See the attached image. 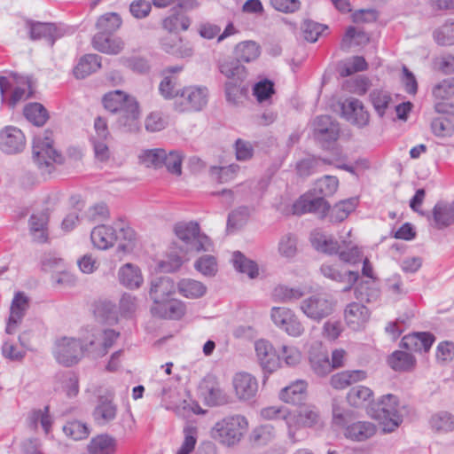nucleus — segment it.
I'll use <instances>...</instances> for the list:
<instances>
[{
	"label": "nucleus",
	"instance_id": "obj_6",
	"mask_svg": "<svg viewBox=\"0 0 454 454\" xmlns=\"http://www.w3.org/2000/svg\"><path fill=\"white\" fill-rule=\"evenodd\" d=\"M311 243L317 250L329 254H336L340 261L347 263L356 264L362 259L361 248L351 239H342L340 243H338L317 233L311 237Z\"/></svg>",
	"mask_w": 454,
	"mask_h": 454
},
{
	"label": "nucleus",
	"instance_id": "obj_30",
	"mask_svg": "<svg viewBox=\"0 0 454 454\" xmlns=\"http://www.w3.org/2000/svg\"><path fill=\"white\" fill-rule=\"evenodd\" d=\"M431 224L437 229H442L454 224V201L448 204L440 201L433 208Z\"/></svg>",
	"mask_w": 454,
	"mask_h": 454
},
{
	"label": "nucleus",
	"instance_id": "obj_12",
	"mask_svg": "<svg viewBox=\"0 0 454 454\" xmlns=\"http://www.w3.org/2000/svg\"><path fill=\"white\" fill-rule=\"evenodd\" d=\"M300 308L309 318L319 321L333 312V304L325 294H316L304 299Z\"/></svg>",
	"mask_w": 454,
	"mask_h": 454
},
{
	"label": "nucleus",
	"instance_id": "obj_41",
	"mask_svg": "<svg viewBox=\"0 0 454 454\" xmlns=\"http://www.w3.org/2000/svg\"><path fill=\"white\" fill-rule=\"evenodd\" d=\"M387 363L393 370L404 372L414 367L416 359L408 352L396 350L388 357Z\"/></svg>",
	"mask_w": 454,
	"mask_h": 454
},
{
	"label": "nucleus",
	"instance_id": "obj_22",
	"mask_svg": "<svg viewBox=\"0 0 454 454\" xmlns=\"http://www.w3.org/2000/svg\"><path fill=\"white\" fill-rule=\"evenodd\" d=\"M177 286L168 277L155 278L152 281L150 288V296L154 305L169 300V297L176 293Z\"/></svg>",
	"mask_w": 454,
	"mask_h": 454
},
{
	"label": "nucleus",
	"instance_id": "obj_36",
	"mask_svg": "<svg viewBox=\"0 0 454 454\" xmlns=\"http://www.w3.org/2000/svg\"><path fill=\"white\" fill-rule=\"evenodd\" d=\"M306 388L307 383L304 380H296L284 387L279 393V397L285 403L298 404L304 400Z\"/></svg>",
	"mask_w": 454,
	"mask_h": 454
},
{
	"label": "nucleus",
	"instance_id": "obj_62",
	"mask_svg": "<svg viewBox=\"0 0 454 454\" xmlns=\"http://www.w3.org/2000/svg\"><path fill=\"white\" fill-rule=\"evenodd\" d=\"M64 433L70 438L79 441L86 438L89 434L88 427L80 421H72L63 427Z\"/></svg>",
	"mask_w": 454,
	"mask_h": 454
},
{
	"label": "nucleus",
	"instance_id": "obj_49",
	"mask_svg": "<svg viewBox=\"0 0 454 454\" xmlns=\"http://www.w3.org/2000/svg\"><path fill=\"white\" fill-rule=\"evenodd\" d=\"M278 252L280 256L293 258L297 253V238L294 234L286 233L282 235L278 243Z\"/></svg>",
	"mask_w": 454,
	"mask_h": 454
},
{
	"label": "nucleus",
	"instance_id": "obj_8",
	"mask_svg": "<svg viewBox=\"0 0 454 454\" xmlns=\"http://www.w3.org/2000/svg\"><path fill=\"white\" fill-rule=\"evenodd\" d=\"M208 91L206 87L189 86L184 88L176 101V108L180 112H198L207 104Z\"/></svg>",
	"mask_w": 454,
	"mask_h": 454
},
{
	"label": "nucleus",
	"instance_id": "obj_63",
	"mask_svg": "<svg viewBox=\"0 0 454 454\" xmlns=\"http://www.w3.org/2000/svg\"><path fill=\"white\" fill-rule=\"evenodd\" d=\"M432 132L440 137H450L454 133L452 123L442 117L434 118L431 122Z\"/></svg>",
	"mask_w": 454,
	"mask_h": 454
},
{
	"label": "nucleus",
	"instance_id": "obj_26",
	"mask_svg": "<svg viewBox=\"0 0 454 454\" xmlns=\"http://www.w3.org/2000/svg\"><path fill=\"white\" fill-rule=\"evenodd\" d=\"M260 415L267 420H281L286 424L287 435L295 425V415L286 406H269L261 410Z\"/></svg>",
	"mask_w": 454,
	"mask_h": 454
},
{
	"label": "nucleus",
	"instance_id": "obj_33",
	"mask_svg": "<svg viewBox=\"0 0 454 454\" xmlns=\"http://www.w3.org/2000/svg\"><path fill=\"white\" fill-rule=\"evenodd\" d=\"M117 441L108 434H99L92 438L88 444L89 454H114Z\"/></svg>",
	"mask_w": 454,
	"mask_h": 454
},
{
	"label": "nucleus",
	"instance_id": "obj_34",
	"mask_svg": "<svg viewBox=\"0 0 454 454\" xmlns=\"http://www.w3.org/2000/svg\"><path fill=\"white\" fill-rule=\"evenodd\" d=\"M116 413L117 406L111 400L100 397L93 417L98 425L105 426L115 419Z\"/></svg>",
	"mask_w": 454,
	"mask_h": 454
},
{
	"label": "nucleus",
	"instance_id": "obj_47",
	"mask_svg": "<svg viewBox=\"0 0 454 454\" xmlns=\"http://www.w3.org/2000/svg\"><path fill=\"white\" fill-rule=\"evenodd\" d=\"M430 426L437 432L454 431V416L446 411L435 413L430 419Z\"/></svg>",
	"mask_w": 454,
	"mask_h": 454
},
{
	"label": "nucleus",
	"instance_id": "obj_59",
	"mask_svg": "<svg viewBox=\"0 0 454 454\" xmlns=\"http://www.w3.org/2000/svg\"><path fill=\"white\" fill-rule=\"evenodd\" d=\"M434 41L439 45L454 44V22H447L434 32Z\"/></svg>",
	"mask_w": 454,
	"mask_h": 454
},
{
	"label": "nucleus",
	"instance_id": "obj_10",
	"mask_svg": "<svg viewBox=\"0 0 454 454\" xmlns=\"http://www.w3.org/2000/svg\"><path fill=\"white\" fill-rule=\"evenodd\" d=\"M86 350L79 340L63 337L56 341L54 356L57 361L65 365L71 366L76 364Z\"/></svg>",
	"mask_w": 454,
	"mask_h": 454
},
{
	"label": "nucleus",
	"instance_id": "obj_52",
	"mask_svg": "<svg viewBox=\"0 0 454 454\" xmlns=\"http://www.w3.org/2000/svg\"><path fill=\"white\" fill-rule=\"evenodd\" d=\"M32 94L31 81L28 77L22 78L20 85L16 86L9 99V105L13 107L21 100L28 98Z\"/></svg>",
	"mask_w": 454,
	"mask_h": 454
},
{
	"label": "nucleus",
	"instance_id": "obj_55",
	"mask_svg": "<svg viewBox=\"0 0 454 454\" xmlns=\"http://www.w3.org/2000/svg\"><path fill=\"white\" fill-rule=\"evenodd\" d=\"M205 399L210 405H219L224 402V395L213 381H204L203 385Z\"/></svg>",
	"mask_w": 454,
	"mask_h": 454
},
{
	"label": "nucleus",
	"instance_id": "obj_9",
	"mask_svg": "<svg viewBox=\"0 0 454 454\" xmlns=\"http://www.w3.org/2000/svg\"><path fill=\"white\" fill-rule=\"evenodd\" d=\"M175 233L186 244H191L197 251H209L212 244L207 236L201 234L195 222H181L175 225Z\"/></svg>",
	"mask_w": 454,
	"mask_h": 454
},
{
	"label": "nucleus",
	"instance_id": "obj_25",
	"mask_svg": "<svg viewBox=\"0 0 454 454\" xmlns=\"http://www.w3.org/2000/svg\"><path fill=\"white\" fill-rule=\"evenodd\" d=\"M434 341V337L429 333H413L402 339V346L413 352H427Z\"/></svg>",
	"mask_w": 454,
	"mask_h": 454
},
{
	"label": "nucleus",
	"instance_id": "obj_31",
	"mask_svg": "<svg viewBox=\"0 0 454 454\" xmlns=\"http://www.w3.org/2000/svg\"><path fill=\"white\" fill-rule=\"evenodd\" d=\"M118 278L120 283L129 289H137L144 282L140 269L129 262L120 268Z\"/></svg>",
	"mask_w": 454,
	"mask_h": 454
},
{
	"label": "nucleus",
	"instance_id": "obj_1",
	"mask_svg": "<svg viewBox=\"0 0 454 454\" xmlns=\"http://www.w3.org/2000/svg\"><path fill=\"white\" fill-rule=\"evenodd\" d=\"M358 204L356 198H349L336 203L333 207L322 197H313L311 194L301 196L292 207L293 215H304L313 213L320 218L329 215L330 222L340 223L344 221Z\"/></svg>",
	"mask_w": 454,
	"mask_h": 454
},
{
	"label": "nucleus",
	"instance_id": "obj_18",
	"mask_svg": "<svg viewBox=\"0 0 454 454\" xmlns=\"http://www.w3.org/2000/svg\"><path fill=\"white\" fill-rule=\"evenodd\" d=\"M232 386L237 398L240 401L253 399L258 391L257 380L247 372L236 373L232 379Z\"/></svg>",
	"mask_w": 454,
	"mask_h": 454
},
{
	"label": "nucleus",
	"instance_id": "obj_16",
	"mask_svg": "<svg viewBox=\"0 0 454 454\" xmlns=\"http://www.w3.org/2000/svg\"><path fill=\"white\" fill-rule=\"evenodd\" d=\"M26 146V137L15 126H5L0 130V150L6 154L21 153Z\"/></svg>",
	"mask_w": 454,
	"mask_h": 454
},
{
	"label": "nucleus",
	"instance_id": "obj_7",
	"mask_svg": "<svg viewBox=\"0 0 454 454\" xmlns=\"http://www.w3.org/2000/svg\"><path fill=\"white\" fill-rule=\"evenodd\" d=\"M52 132L45 130L35 137L32 153L35 163L41 169L52 167L54 163H61L62 156L53 145Z\"/></svg>",
	"mask_w": 454,
	"mask_h": 454
},
{
	"label": "nucleus",
	"instance_id": "obj_58",
	"mask_svg": "<svg viewBox=\"0 0 454 454\" xmlns=\"http://www.w3.org/2000/svg\"><path fill=\"white\" fill-rule=\"evenodd\" d=\"M190 24V20L183 13L173 14L163 20L164 28L169 32L187 30Z\"/></svg>",
	"mask_w": 454,
	"mask_h": 454
},
{
	"label": "nucleus",
	"instance_id": "obj_53",
	"mask_svg": "<svg viewBox=\"0 0 454 454\" xmlns=\"http://www.w3.org/2000/svg\"><path fill=\"white\" fill-rule=\"evenodd\" d=\"M274 93V83L268 79L256 82L253 88V94L259 103L270 101Z\"/></svg>",
	"mask_w": 454,
	"mask_h": 454
},
{
	"label": "nucleus",
	"instance_id": "obj_51",
	"mask_svg": "<svg viewBox=\"0 0 454 454\" xmlns=\"http://www.w3.org/2000/svg\"><path fill=\"white\" fill-rule=\"evenodd\" d=\"M372 391L365 386H357L352 387L348 395L347 400L348 403L354 407L362 406L366 401L372 396Z\"/></svg>",
	"mask_w": 454,
	"mask_h": 454
},
{
	"label": "nucleus",
	"instance_id": "obj_20",
	"mask_svg": "<svg viewBox=\"0 0 454 454\" xmlns=\"http://www.w3.org/2000/svg\"><path fill=\"white\" fill-rule=\"evenodd\" d=\"M26 28L31 40H45L53 46L57 38L62 35L60 30L53 23L26 21Z\"/></svg>",
	"mask_w": 454,
	"mask_h": 454
},
{
	"label": "nucleus",
	"instance_id": "obj_57",
	"mask_svg": "<svg viewBox=\"0 0 454 454\" xmlns=\"http://www.w3.org/2000/svg\"><path fill=\"white\" fill-rule=\"evenodd\" d=\"M182 160L183 155L179 151H166L162 167H166L169 173L180 176L182 174Z\"/></svg>",
	"mask_w": 454,
	"mask_h": 454
},
{
	"label": "nucleus",
	"instance_id": "obj_5",
	"mask_svg": "<svg viewBox=\"0 0 454 454\" xmlns=\"http://www.w3.org/2000/svg\"><path fill=\"white\" fill-rule=\"evenodd\" d=\"M373 417L380 420L384 432L395 431L403 422L405 406L392 394L382 395L372 407Z\"/></svg>",
	"mask_w": 454,
	"mask_h": 454
},
{
	"label": "nucleus",
	"instance_id": "obj_46",
	"mask_svg": "<svg viewBox=\"0 0 454 454\" xmlns=\"http://www.w3.org/2000/svg\"><path fill=\"white\" fill-rule=\"evenodd\" d=\"M24 115L27 121L36 126L43 125L49 117L47 110L39 103L27 105L24 108Z\"/></svg>",
	"mask_w": 454,
	"mask_h": 454
},
{
	"label": "nucleus",
	"instance_id": "obj_4",
	"mask_svg": "<svg viewBox=\"0 0 454 454\" xmlns=\"http://www.w3.org/2000/svg\"><path fill=\"white\" fill-rule=\"evenodd\" d=\"M248 429L247 419L232 414L218 420L211 429V436L226 446H234L244 437Z\"/></svg>",
	"mask_w": 454,
	"mask_h": 454
},
{
	"label": "nucleus",
	"instance_id": "obj_40",
	"mask_svg": "<svg viewBox=\"0 0 454 454\" xmlns=\"http://www.w3.org/2000/svg\"><path fill=\"white\" fill-rule=\"evenodd\" d=\"M101 67V57L97 54H87L81 58L74 67V74L76 78L83 79Z\"/></svg>",
	"mask_w": 454,
	"mask_h": 454
},
{
	"label": "nucleus",
	"instance_id": "obj_11",
	"mask_svg": "<svg viewBox=\"0 0 454 454\" xmlns=\"http://www.w3.org/2000/svg\"><path fill=\"white\" fill-rule=\"evenodd\" d=\"M270 317L274 325L292 337H300L304 326L294 312L285 307H273Z\"/></svg>",
	"mask_w": 454,
	"mask_h": 454
},
{
	"label": "nucleus",
	"instance_id": "obj_23",
	"mask_svg": "<svg viewBox=\"0 0 454 454\" xmlns=\"http://www.w3.org/2000/svg\"><path fill=\"white\" fill-rule=\"evenodd\" d=\"M152 313L161 318L180 319L185 314L184 303L177 299H169L151 309Z\"/></svg>",
	"mask_w": 454,
	"mask_h": 454
},
{
	"label": "nucleus",
	"instance_id": "obj_35",
	"mask_svg": "<svg viewBox=\"0 0 454 454\" xmlns=\"http://www.w3.org/2000/svg\"><path fill=\"white\" fill-rule=\"evenodd\" d=\"M219 71L231 82H243L247 77L246 67L238 59H223L219 63Z\"/></svg>",
	"mask_w": 454,
	"mask_h": 454
},
{
	"label": "nucleus",
	"instance_id": "obj_14",
	"mask_svg": "<svg viewBox=\"0 0 454 454\" xmlns=\"http://www.w3.org/2000/svg\"><path fill=\"white\" fill-rule=\"evenodd\" d=\"M30 306V299L24 292H16L10 306V315L6 325V333L12 334L21 324Z\"/></svg>",
	"mask_w": 454,
	"mask_h": 454
},
{
	"label": "nucleus",
	"instance_id": "obj_42",
	"mask_svg": "<svg viewBox=\"0 0 454 454\" xmlns=\"http://www.w3.org/2000/svg\"><path fill=\"white\" fill-rule=\"evenodd\" d=\"M261 54V49L254 41H244L235 47V56L239 61L251 62L255 60Z\"/></svg>",
	"mask_w": 454,
	"mask_h": 454
},
{
	"label": "nucleus",
	"instance_id": "obj_50",
	"mask_svg": "<svg viewBox=\"0 0 454 454\" xmlns=\"http://www.w3.org/2000/svg\"><path fill=\"white\" fill-rule=\"evenodd\" d=\"M234 268L241 273L247 274L250 278H254L258 275L257 265L251 260L247 259L240 252L237 251L233 254Z\"/></svg>",
	"mask_w": 454,
	"mask_h": 454
},
{
	"label": "nucleus",
	"instance_id": "obj_27",
	"mask_svg": "<svg viewBox=\"0 0 454 454\" xmlns=\"http://www.w3.org/2000/svg\"><path fill=\"white\" fill-rule=\"evenodd\" d=\"M111 35L96 34L92 39L94 49L106 54H119L123 50L124 43L121 38L112 37Z\"/></svg>",
	"mask_w": 454,
	"mask_h": 454
},
{
	"label": "nucleus",
	"instance_id": "obj_39",
	"mask_svg": "<svg viewBox=\"0 0 454 454\" xmlns=\"http://www.w3.org/2000/svg\"><path fill=\"white\" fill-rule=\"evenodd\" d=\"M179 294L187 299H199L205 295L207 286L192 278H183L177 283Z\"/></svg>",
	"mask_w": 454,
	"mask_h": 454
},
{
	"label": "nucleus",
	"instance_id": "obj_32",
	"mask_svg": "<svg viewBox=\"0 0 454 454\" xmlns=\"http://www.w3.org/2000/svg\"><path fill=\"white\" fill-rule=\"evenodd\" d=\"M320 271L324 277L336 282H345L348 283V286L344 288V291H348L351 288L352 285H354L358 279V272L348 270L347 272H342L339 266L333 264L325 263L321 266Z\"/></svg>",
	"mask_w": 454,
	"mask_h": 454
},
{
	"label": "nucleus",
	"instance_id": "obj_28",
	"mask_svg": "<svg viewBox=\"0 0 454 454\" xmlns=\"http://www.w3.org/2000/svg\"><path fill=\"white\" fill-rule=\"evenodd\" d=\"M111 35L96 34L92 39L94 49L106 54H119L123 50L124 43L121 38L112 37Z\"/></svg>",
	"mask_w": 454,
	"mask_h": 454
},
{
	"label": "nucleus",
	"instance_id": "obj_61",
	"mask_svg": "<svg viewBox=\"0 0 454 454\" xmlns=\"http://www.w3.org/2000/svg\"><path fill=\"white\" fill-rule=\"evenodd\" d=\"M239 169V167L237 164H231L223 167L215 166L210 168V174L220 183H225L231 180Z\"/></svg>",
	"mask_w": 454,
	"mask_h": 454
},
{
	"label": "nucleus",
	"instance_id": "obj_43",
	"mask_svg": "<svg viewBox=\"0 0 454 454\" xmlns=\"http://www.w3.org/2000/svg\"><path fill=\"white\" fill-rule=\"evenodd\" d=\"M121 25V19L116 12H108L100 16L97 21L96 27L98 30L97 34H113Z\"/></svg>",
	"mask_w": 454,
	"mask_h": 454
},
{
	"label": "nucleus",
	"instance_id": "obj_2",
	"mask_svg": "<svg viewBox=\"0 0 454 454\" xmlns=\"http://www.w3.org/2000/svg\"><path fill=\"white\" fill-rule=\"evenodd\" d=\"M93 245L98 249H107L119 240L117 253L120 259L124 254L133 252L137 245V236L134 230L122 221H118L114 225L96 226L90 234Z\"/></svg>",
	"mask_w": 454,
	"mask_h": 454
},
{
	"label": "nucleus",
	"instance_id": "obj_60",
	"mask_svg": "<svg viewBox=\"0 0 454 454\" xmlns=\"http://www.w3.org/2000/svg\"><path fill=\"white\" fill-rule=\"evenodd\" d=\"M195 269L204 276H215L217 271L216 260L213 255H203L194 263Z\"/></svg>",
	"mask_w": 454,
	"mask_h": 454
},
{
	"label": "nucleus",
	"instance_id": "obj_44",
	"mask_svg": "<svg viewBox=\"0 0 454 454\" xmlns=\"http://www.w3.org/2000/svg\"><path fill=\"white\" fill-rule=\"evenodd\" d=\"M370 100L380 117H383L392 103L391 95L383 90H373L370 93Z\"/></svg>",
	"mask_w": 454,
	"mask_h": 454
},
{
	"label": "nucleus",
	"instance_id": "obj_19",
	"mask_svg": "<svg viewBox=\"0 0 454 454\" xmlns=\"http://www.w3.org/2000/svg\"><path fill=\"white\" fill-rule=\"evenodd\" d=\"M371 312L366 306L359 302H351L344 310L347 325L353 331L363 330L369 322Z\"/></svg>",
	"mask_w": 454,
	"mask_h": 454
},
{
	"label": "nucleus",
	"instance_id": "obj_38",
	"mask_svg": "<svg viewBox=\"0 0 454 454\" xmlns=\"http://www.w3.org/2000/svg\"><path fill=\"white\" fill-rule=\"evenodd\" d=\"M48 215L45 212L33 214L29 218V231L35 241L43 243L47 239Z\"/></svg>",
	"mask_w": 454,
	"mask_h": 454
},
{
	"label": "nucleus",
	"instance_id": "obj_21",
	"mask_svg": "<svg viewBox=\"0 0 454 454\" xmlns=\"http://www.w3.org/2000/svg\"><path fill=\"white\" fill-rule=\"evenodd\" d=\"M255 353L262 367L273 372L279 366V357L273 346L266 340H258L254 343Z\"/></svg>",
	"mask_w": 454,
	"mask_h": 454
},
{
	"label": "nucleus",
	"instance_id": "obj_17",
	"mask_svg": "<svg viewBox=\"0 0 454 454\" xmlns=\"http://www.w3.org/2000/svg\"><path fill=\"white\" fill-rule=\"evenodd\" d=\"M342 116L353 125L364 128L369 123V114L363 103L354 98L345 100L341 105Z\"/></svg>",
	"mask_w": 454,
	"mask_h": 454
},
{
	"label": "nucleus",
	"instance_id": "obj_29",
	"mask_svg": "<svg viewBox=\"0 0 454 454\" xmlns=\"http://www.w3.org/2000/svg\"><path fill=\"white\" fill-rule=\"evenodd\" d=\"M377 432L376 426L368 421H357L345 427L344 434L355 442H364L372 437Z\"/></svg>",
	"mask_w": 454,
	"mask_h": 454
},
{
	"label": "nucleus",
	"instance_id": "obj_24",
	"mask_svg": "<svg viewBox=\"0 0 454 454\" xmlns=\"http://www.w3.org/2000/svg\"><path fill=\"white\" fill-rule=\"evenodd\" d=\"M120 333L114 330L108 329L99 333L94 340L90 341L86 350L95 356H103L118 339Z\"/></svg>",
	"mask_w": 454,
	"mask_h": 454
},
{
	"label": "nucleus",
	"instance_id": "obj_48",
	"mask_svg": "<svg viewBox=\"0 0 454 454\" xmlns=\"http://www.w3.org/2000/svg\"><path fill=\"white\" fill-rule=\"evenodd\" d=\"M164 157H166L165 149L154 148L143 151L139 155V160L146 167L160 168H162Z\"/></svg>",
	"mask_w": 454,
	"mask_h": 454
},
{
	"label": "nucleus",
	"instance_id": "obj_56",
	"mask_svg": "<svg viewBox=\"0 0 454 454\" xmlns=\"http://www.w3.org/2000/svg\"><path fill=\"white\" fill-rule=\"evenodd\" d=\"M339 186V180L333 176H325L316 183L315 189L317 191L319 197L331 196L334 194Z\"/></svg>",
	"mask_w": 454,
	"mask_h": 454
},
{
	"label": "nucleus",
	"instance_id": "obj_13",
	"mask_svg": "<svg viewBox=\"0 0 454 454\" xmlns=\"http://www.w3.org/2000/svg\"><path fill=\"white\" fill-rule=\"evenodd\" d=\"M313 136L324 148H328L340 135L339 124L328 115L317 117L313 121Z\"/></svg>",
	"mask_w": 454,
	"mask_h": 454
},
{
	"label": "nucleus",
	"instance_id": "obj_3",
	"mask_svg": "<svg viewBox=\"0 0 454 454\" xmlns=\"http://www.w3.org/2000/svg\"><path fill=\"white\" fill-rule=\"evenodd\" d=\"M106 110L119 114L118 123L127 131L138 129L139 106L136 98L123 90H116L106 93L102 98Z\"/></svg>",
	"mask_w": 454,
	"mask_h": 454
},
{
	"label": "nucleus",
	"instance_id": "obj_37",
	"mask_svg": "<svg viewBox=\"0 0 454 454\" xmlns=\"http://www.w3.org/2000/svg\"><path fill=\"white\" fill-rule=\"evenodd\" d=\"M161 46L166 52L177 57L186 58L192 54V48L184 44L176 34H170L164 37L161 40Z\"/></svg>",
	"mask_w": 454,
	"mask_h": 454
},
{
	"label": "nucleus",
	"instance_id": "obj_15",
	"mask_svg": "<svg viewBox=\"0 0 454 454\" xmlns=\"http://www.w3.org/2000/svg\"><path fill=\"white\" fill-rule=\"evenodd\" d=\"M292 414L295 415V425L291 428L289 433V440L295 443L301 439L297 436V432L302 427H312L320 423L321 418L317 409L311 405H304L297 410L292 411Z\"/></svg>",
	"mask_w": 454,
	"mask_h": 454
},
{
	"label": "nucleus",
	"instance_id": "obj_45",
	"mask_svg": "<svg viewBox=\"0 0 454 454\" xmlns=\"http://www.w3.org/2000/svg\"><path fill=\"white\" fill-rule=\"evenodd\" d=\"M369 40V35L365 32L357 30L354 27H349L341 40L340 48L342 50H347L352 45H364L367 43Z\"/></svg>",
	"mask_w": 454,
	"mask_h": 454
},
{
	"label": "nucleus",
	"instance_id": "obj_64",
	"mask_svg": "<svg viewBox=\"0 0 454 454\" xmlns=\"http://www.w3.org/2000/svg\"><path fill=\"white\" fill-rule=\"evenodd\" d=\"M436 98L446 99L454 96V77L444 79L433 89Z\"/></svg>",
	"mask_w": 454,
	"mask_h": 454
},
{
	"label": "nucleus",
	"instance_id": "obj_54",
	"mask_svg": "<svg viewBox=\"0 0 454 454\" xmlns=\"http://www.w3.org/2000/svg\"><path fill=\"white\" fill-rule=\"evenodd\" d=\"M304 294L301 288H291L286 286H278L273 291V297L276 301L290 302L299 300Z\"/></svg>",
	"mask_w": 454,
	"mask_h": 454
}]
</instances>
